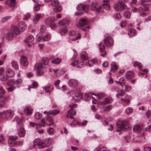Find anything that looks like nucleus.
Masks as SVG:
<instances>
[{
	"label": "nucleus",
	"mask_w": 151,
	"mask_h": 151,
	"mask_svg": "<svg viewBox=\"0 0 151 151\" xmlns=\"http://www.w3.org/2000/svg\"><path fill=\"white\" fill-rule=\"evenodd\" d=\"M67 95L69 97H72L71 100L74 99L75 101L76 102L78 101L81 99L83 98V95L82 93H79L78 94H76L74 93V92L73 91H71L67 93Z\"/></svg>",
	"instance_id": "f257e3e1"
},
{
	"label": "nucleus",
	"mask_w": 151,
	"mask_h": 151,
	"mask_svg": "<svg viewBox=\"0 0 151 151\" xmlns=\"http://www.w3.org/2000/svg\"><path fill=\"white\" fill-rule=\"evenodd\" d=\"M43 65L41 63H38L35 65L34 69L36 71L37 75L41 76L43 74Z\"/></svg>",
	"instance_id": "f03ea898"
},
{
	"label": "nucleus",
	"mask_w": 151,
	"mask_h": 151,
	"mask_svg": "<svg viewBox=\"0 0 151 151\" xmlns=\"http://www.w3.org/2000/svg\"><path fill=\"white\" fill-rule=\"evenodd\" d=\"M69 39L70 40L75 41L81 38L79 34L74 31H70L68 33Z\"/></svg>",
	"instance_id": "7ed1b4c3"
},
{
	"label": "nucleus",
	"mask_w": 151,
	"mask_h": 151,
	"mask_svg": "<svg viewBox=\"0 0 151 151\" xmlns=\"http://www.w3.org/2000/svg\"><path fill=\"white\" fill-rule=\"evenodd\" d=\"M70 108V109L68 111L67 114V116L68 118H70L73 119V116L75 115L76 114V112L75 111H71L74 108H76L77 107V105L75 104H72L69 106Z\"/></svg>",
	"instance_id": "20e7f679"
},
{
	"label": "nucleus",
	"mask_w": 151,
	"mask_h": 151,
	"mask_svg": "<svg viewBox=\"0 0 151 151\" xmlns=\"http://www.w3.org/2000/svg\"><path fill=\"white\" fill-rule=\"evenodd\" d=\"M114 8L116 10L119 11L120 9H128L127 6L122 1L119 2L114 6Z\"/></svg>",
	"instance_id": "39448f33"
},
{
	"label": "nucleus",
	"mask_w": 151,
	"mask_h": 151,
	"mask_svg": "<svg viewBox=\"0 0 151 151\" xmlns=\"http://www.w3.org/2000/svg\"><path fill=\"white\" fill-rule=\"evenodd\" d=\"M144 8L140 7L138 9L139 12L140 16L142 17H145L146 16V13L145 11H147L149 9V6L147 4H144L143 6Z\"/></svg>",
	"instance_id": "423d86ee"
},
{
	"label": "nucleus",
	"mask_w": 151,
	"mask_h": 151,
	"mask_svg": "<svg viewBox=\"0 0 151 151\" xmlns=\"http://www.w3.org/2000/svg\"><path fill=\"white\" fill-rule=\"evenodd\" d=\"M5 115V118L7 119L12 117L13 115V112L10 110H7L0 112V116Z\"/></svg>",
	"instance_id": "0eeeda50"
},
{
	"label": "nucleus",
	"mask_w": 151,
	"mask_h": 151,
	"mask_svg": "<svg viewBox=\"0 0 151 151\" xmlns=\"http://www.w3.org/2000/svg\"><path fill=\"white\" fill-rule=\"evenodd\" d=\"M126 124L127 122L125 121H120L118 122L117 123V126L118 129H116V131L118 132L121 131L124 129Z\"/></svg>",
	"instance_id": "6e6552de"
},
{
	"label": "nucleus",
	"mask_w": 151,
	"mask_h": 151,
	"mask_svg": "<svg viewBox=\"0 0 151 151\" xmlns=\"http://www.w3.org/2000/svg\"><path fill=\"white\" fill-rule=\"evenodd\" d=\"M14 35H19L21 32L18 26H12L11 27V31Z\"/></svg>",
	"instance_id": "1a4fd4ad"
},
{
	"label": "nucleus",
	"mask_w": 151,
	"mask_h": 151,
	"mask_svg": "<svg viewBox=\"0 0 151 151\" xmlns=\"http://www.w3.org/2000/svg\"><path fill=\"white\" fill-rule=\"evenodd\" d=\"M30 125L34 128L37 129V131L40 134H42L44 132V131L42 129H39L41 127V125L40 124H38L35 123L31 122Z\"/></svg>",
	"instance_id": "9d476101"
},
{
	"label": "nucleus",
	"mask_w": 151,
	"mask_h": 151,
	"mask_svg": "<svg viewBox=\"0 0 151 151\" xmlns=\"http://www.w3.org/2000/svg\"><path fill=\"white\" fill-rule=\"evenodd\" d=\"M78 10H83L85 12H87L89 8V6L88 5H84L82 4H78L76 7Z\"/></svg>",
	"instance_id": "9b49d317"
},
{
	"label": "nucleus",
	"mask_w": 151,
	"mask_h": 151,
	"mask_svg": "<svg viewBox=\"0 0 151 151\" xmlns=\"http://www.w3.org/2000/svg\"><path fill=\"white\" fill-rule=\"evenodd\" d=\"M104 43L107 47H110L113 44V40L111 37H107L104 39Z\"/></svg>",
	"instance_id": "f8f14e48"
},
{
	"label": "nucleus",
	"mask_w": 151,
	"mask_h": 151,
	"mask_svg": "<svg viewBox=\"0 0 151 151\" xmlns=\"http://www.w3.org/2000/svg\"><path fill=\"white\" fill-rule=\"evenodd\" d=\"M14 73L13 70L11 69L8 68L6 69L5 73V76H6V80H7L9 77H12L14 76Z\"/></svg>",
	"instance_id": "ddd939ff"
},
{
	"label": "nucleus",
	"mask_w": 151,
	"mask_h": 151,
	"mask_svg": "<svg viewBox=\"0 0 151 151\" xmlns=\"http://www.w3.org/2000/svg\"><path fill=\"white\" fill-rule=\"evenodd\" d=\"M6 72L4 70V69L2 67H0V79L1 81H5L6 80V76H5Z\"/></svg>",
	"instance_id": "4468645a"
},
{
	"label": "nucleus",
	"mask_w": 151,
	"mask_h": 151,
	"mask_svg": "<svg viewBox=\"0 0 151 151\" xmlns=\"http://www.w3.org/2000/svg\"><path fill=\"white\" fill-rule=\"evenodd\" d=\"M18 26L21 32L24 31L27 28L26 24L23 22H19Z\"/></svg>",
	"instance_id": "2eb2a0df"
},
{
	"label": "nucleus",
	"mask_w": 151,
	"mask_h": 151,
	"mask_svg": "<svg viewBox=\"0 0 151 151\" xmlns=\"http://www.w3.org/2000/svg\"><path fill=\"white\" fill-rule=\"evenodd\" d=\"M34 40V38L32 36H29L24 40V42L27 43V45L28 47H30L31 45L29 43H32Z\"/></svg>",
	"instance_id": "dca6fc26"
},
{
	"label": "nucleus",
	"mask_w": 151,
	"mask_h": 151,
	"mask_svg": "<svg viewBox=\"0 0 151 151\" xmlns=\"http://www.w3.org/2000/svg\"><path fill=\"white\" fill-rule=\"evenodd\" d=\"M97 6L98 5L96 3H93L91 5V9L93 10L96 11L97 12H99L101 9L102 6H100L98 8Z\"/></svg>",
	"instance_id": "f3484780"
},
{
	"label": "nucleus",
	"mask_w": 151,
	"mask_h": 151,
	"mask_svg": "<svg viewBox=\"0 0 151 151\" xmlns=\"http://www.w3.org/2000/svg\"><path fill=\"white\" fill-rule=\"evenodd\" d=\"M69 85L72 87H76L78 86V81L76 80L72 79L69 81Z\"/></svg>",
	"instance_id": "a211bd4d"
},
{
	"label": "nucleus",
	"mask_w": 151,
	"mask_h": 151,
	"mask_svg": "<svg viewBox=\"0 0 151 151\" xmlns=\"http://www.w3.org/2000/svg\"><path fill=\"white\" fill-rule=\"evenodd\" d=\"M20 63L22 65L24 66H27L28 62L27 58L24 56H22L21 59Z\"/></svg>",
	"instance_id": "6ab92c4d"
},
{
	"label": "nucleus",
	"mask_w": 151,
	"mask_h": 151,
	"mask_svg": "<svg viewBox=\"0 0 151 151\" xmlns=\"http://www.w3.org/2000/svg\"><path fill=\"white\" fill-rule=\"evenodd\" d=\"M42 14L37 13L33 19V22L34 24H37L42 17Z\"/></svg>",
	"instance_id": "aec40b11"
},
{
	"label": "nucleus",
	"mask_w": 151,
	"mask_h": 151,
	"mask_svg": "<svg viewBox=\"0 0 151 151\" xmlns=\"http://www.w3.org/2000/svg\"><path fill=\"white\" fill-rule=\"evenodd\" d=\"M47 124L48 126H51L53 125L54 122L53 118L50 116H48L46 119Z\"/></svg>",
	"instance_id": "412c9836"
},
{
	"label": "nucleus",
	"mask_w": 151,
	"mask_h": 151,
	"mask_svg": "<svg viewBox=\"0 0 151 151\" xmlns=\"http://www.w3.org/2000/svg\"><path fill=\"white\" fill-rule=\"evenodd\" d=\"M87 21L84 19L80 20L79 22L76 24L78 27H83L87 24Z\"/></svg>",
	"instance_id": "4be33fe9"
},
{
	"label": "nucleus",
	"mask_w": 151,
	"mask_h": 151,
	"mask_svg": "<svg viewBox=\"0 0 151 151\" xmlns=\"http://www.w3.org/2000/svg\"><path fill=\"white\" fill-rule=\"evenodd\" d=\"M16 0H8L5 2L6 4L9 5V6L12 8L14 7L15 4Z\"/></svg>",
	"instance_id": "5701e85b"
},
{
	"label": "nucleus",
	"mask_w": 151,
	"mask_h": 151,
	"mask_svg": "<svg viewBox=\"0 0 151 151\" xmlns=\"http://www.w3.org/2000/svg\"><path fill=\"white\" fill-rule=\"evenodd\" d=\"M88 58L87 57V55L86 52H83L81 55L80 60L83 62L84 61L87 60Z\"/></svg>",
	"instance_id": "b1692460"
},
{
	"label": "nucleus",
	"mask_w": 151,
	"mask_h": 151,
	"mask_svg": "<svg viewBox=\"0 0 151 151\" xmlns=\"http://www.w3.org/2000/svg\"><path fill=\"white\" fill-rule=\"evenodd\" d=\"M34 147H35V146L36 145L38 146L42 145L44 144V142L42 141L39 139H36L34 141Z\"/></svg>",
	"instance_id": "393cba45"
},
{
	"label": "nucleus",
	"mask_w": 151,
	"mask_h": 151,
	"mask_svg": "<svg viewBox=\"0 0 151 151\" xmlns=\"http://www.w3.org/2000/svg\"><path fill=\"white\" fill-rule=\"evenodd\" d=\"M68 23V21L65 19H61L58 22V24L60 26H64L67 25Z\"/></svg>",
	"instance_id": "a878e982"
},
{
	"label": "nucleus",
	"mask_w": 151,
	"mask_h": 151,
	"mask_svg": "<svg viewBox=\"0 0 151 151\" xmlns=\"http://www.w3.org/2000/svg\"><path fill=\"white\" fill-rule=\"evenodd\" d=\"M18 135L20 137H23L25 135V132L24 128L22 127L19 130Z\"/></svg>",
	"instance_id": "bb28decb"
},
{
	"label": "nucleus",
	"mask_w": 151,
	"mask_h": 151,
	"mask_svg": "<svg viewBox=\"0 0 151 151\" xmlns=\"http://www.w3.org/2000/svg\"><path fill=\"white\" fill-rule=\"evenodd\" d=\"M55 20L54 17H49L45 20V22L46 24H51L52 22L55 21Z\"/></svg>",
	"instance_id": "cd10ccee"
},
{
	"label": "nucleus",
	"mask_w": 151,
	"mask_h": 151,
	"mask_svg": "<svg viewBox=\"0 0 151 151\" xmlns=\"http://www.w3.org/2000/svg\"><path fill=\"white\" fill-rule=\"evenodd\" d=\"M142 129V125L139 124L136 125L134 127L133 130L134 132H140Z\"/></svg>",
	"instance_id": "c85d7f7f"
},
{
	"label": "nucleus",
	"mask_w": 151,
	"mask_h": 151,
	"mask_svg": "<svg viewBox=\"0 0 151 151\" xmlns=\"http://www.w3.org/2000/svg\"><path fill=\"white\" fill-rule=\"evenodd\" d=\"M125 76L127 79H130L134 76V74L132 71H128L126 73Z\"/></svg>",
	"instance_id": "c756f323"
},
{
	"label": "nucleus",
	"mask_w": 151,
	"mask_h": 151,
	"mask_svg": "<svg viewBox=\"0 0 151 151\" xmlns=\"http://www.w3.org/2000/svg\"><path fill=\"white\" fill-rule=\"evenodd\" d=\"M97 63V60L96 59H93L91 60H89L88 61L87 65L89 67H91L93 66L94 64L96 63Z\"/></svg>",
	"instance_id": "7c9ffc66"
},
{
	"label": "nucleus",
	"mask_w": 151,
	"mask_h": 151,
	"mask_svg": "<svg viewBox=\"0 0 151 151\" xmlns=\"http://www.w3.org/2000/svg\"><path fill=\"white\" fill-rule=\"evenodd\" d=\"M43 35L42 33H38L36 36V40L37 42H40L42 39Z\"/></svg>",
	"instance_id": "2f4dec72"
},
{
	"label": "nucleus",
	"mask_w": 151,
	"mask_h": 151,
	"mask_svg": "<svg viewBox=\"0 0 151 151\" xmlns=\"http://www.w3.org/2000/svg\"><path fill=\"white\" fill-rule=\"evenodd\" d=\"M111 71H113L115 72L118 68V66L114 62H113L111 64Z\"/></svg>",
	"instance_id": "473e14b6"
},
{
	"label": "nucleus",
	"mask_w": 151,
	"mask_h": 151,
	"mask_svg": "<svg viewBox=\"0 0 151 151\" xmlns=\"http://www.w3.org/2000/svg\"><path fill=\"white\" fill-rule=\"evenodd\" d=\"M14 36V34L11 32H10L6 34V38L8 40H11Z\"/></svg>",
	"instance_id": "72a5a7b5"
},
{
	"label": "nucleus",
	"mask_w": 151,
	"mask_h": 151,
	"mask_svg": "<svg viewBox=\"0 0 151 151\" xmlns=\"http://www.w3.org/2000/svg\"><path fill=\"white\" fill-rule=\"evenodd\" d=\"M59 2L58 0H52L51 2V5L53 7H55L58 6Z\"/></svg>",
	"instance_id": "f704fd0d"
},
{
	"label": "nucleus",
	"mask_w": 151,
	"mask_h": 151,
	"mask_svg": "<svg viewBox=\"0 0 151 151\" xmlns=\"http://www.w3.org/2000/svg\"><path fill=\"white\" fill-rule=\"evenodd\" d=\"M143 134L142 137H137L134 139V142H139L141 141L143 139H145V137L143 136Z\"/></svg>",
	"instance_id": "c9c22d12"
},
{
	"label": "nucleus",
	"mask_w": 151,
	"mask_h": 151,
	"mask_svg": "<svg viewBox=\"0 0 151 151\" xmlns=\"http://www.w3.org/2000/svg\"><path fill=\"white\" fill-rule=\"evenodd\" d=\"M136 31L134 29H130L128 32V35L130 37H132L135 35Z\"/></svg>",
	"instance_id": "e433bc0d"
},
{
	"label": "nucleus",
	"mask_w": 151,
	"mask_h": 151,
	"mask_svg": "<svg viewBox=\"0 0 151 151\" xmlns=\"http://www.w3.org/2000/svg\"><path fill=\"white\" fill-rule=\"evenodd\" d=\"M24 113L28 115H30L32 114L31 111L28 107H26L24 111Z\"/></svg>",
	"instance_id": "4c0bfd02"
},
{
	"label": "nucleus",
	"mask_w": 151,
	"mask_h": 151,
	"mask_svg": "<svg viewBox=\"0 0 151 151\" xmlns=\"http://www.w3.org/2000/svg\"><path fill=\"white\" fill-rule=\"evenodd\" d=\"M61 61V60L58 58H55L51 60V63L55 64L59 63Z\"/></svg>",
	"instance_id": "58836bf2"
},
{
	"label": "nucleus",
	"mask_w": 151,
	"mask_h": 151,
	"mask_svg": "<svg viewBox=\"0 0 151 151\" xmlns=\"http://www.w3.org/2000/svg\"><path fill=\"white\" fill-rule=\"evenodd\" d=\"M50 39L51 37L50 35L47 34L43 37L42 40L44 41H48L50 40Z\"/></svg>",
	"instance_id": "ea45409f"
},
{
	"label": "nucleus",
	"mask_w": 151,
	"mask_h": 151,
	"mask_svg": "<svg viewBox=\"0 0 151 151\" xmlns=\"http://www.w3.org/2000/svg\"><path fill=\"white\" fill-rule=\"evenodd\" d=\"M68 32V29L66 28L62 29L60 31V33L62 35H64L67 34Z\"/></svg>",
	"instance_id": "a19ab883"
},
{
	"label": "nucleus",
	"mask_w": 151,
	"mask_h": 151,
	"mask_svg": "<svg viewBox=\"0 0 151 151\" xmlns=\"http://www.w3.org/2000/svg\"><path fill=\"white\" fill-rule=\"evenodd\" d=\"M134 67L138 66L140 70L141 68H142V65L141 63L137 61H136L134 63Z\"/></svg>",
	"instance_id": "79ce46f5"
},
{
	"label": "nucleus",
	"mask_w": 151,
	"mask_h": 151,
	"mask_svg": "<svg viewBox=\"0 0 151 151\" xmlns=\"http://www.w3.org/2000/svg\"><path fill=\"white\" fill-rule=\"evenodd\" d=\"M12 67L15 69H17L18 68V65L17 63L15 61H12L11 63Z\"/></svg>",
	"instance_id": "37998d69"
},
{
	"label": "nucleus",
	"mask_w": 151,
	"mask_h": 151,
	"mask_svg": "<svg viewBox=\"0 0 151 151\" xmlns=\"http://www.w3.org/2000/svg\"><path fill=\"white\" fill-rule=\"evenodd\" d=\"M100 6H102L101 9L104 8L106 10H109L110 8V6L107 3L103 4L102 5Z\"/></svg>",
	"instance_id": "c03bdc74"
},
{
	"label": "nucleus",
	"mask_w": 151,
	"mask_h": 151,
	"mask_svg": "<svg viewBox=\"0 0 151 151\" xmlns=\"http://www.w3.org/2000/svg\"><path fill=\"white\" fill-rule=\"evenodd\" d=\"M38 84L36 82H33L30 86H29L28 89L30 91V88H37L38 87Z\"/></svg>",
	"instance_id": "a18cd8bd"
},
{
	"label": "nucleus",
	"mask_w": 151,
	"mask_h": 151,
	"mask_svg": "<svg viewBox=\"0 0 151 151\" xmlns=\"http://www.w3.org/2000/svg\"><path fill=\"white\" fill-rule=\"evenodd\" d=\"M23 82V80L21 78H18L15 81V84L19 86Z\"/></svg>",
	"instance_id": "49530a36"
},
{
	"label": "nucleus",
	"mask_w": 151,
	"mask_h": 151,
	"mask_svg": "<svg viewBox=\"0 0 151 151\" xmlns=\"http://www.w3.org/2000/svg\"><path fill=\"white\" fill-rule=\"evenodd\" d=\"M7 84L11 86H14L15 84V81L13 79L9 80L7 81Z\"/></svg>",
	"instance_id": "de8ad7c7"
},
{
	"label": "nucleus",
	"mask_w": 151,
	"mask_h": 151,
	"mask_svg": "<svg viewBox=\"0 0 151 151\" xmlns=\"http://www.w3.org/2000/svg\"><path fill=\"white\" fill-rule=\"evenodd\" d=\"M31 15L29 13H27L24 15V17L23 18V19L24 20H27L30 18Z\"/></svg>",
	"instance_id": "09e8293b"
},
{
	"label": "nucleus",
	"mask_w": 151,
	"mask_h": 151,
	"mask_svg": "<svg viewBox=\"0 0 151 151\" xmlns=\"http://www.w3.org/2000/svg\"><path fill=\"white\" fill-rule=\"evenodd\" d=\"M124 15L125 17L127 18H129L131 15V13L128 11H126L124 12Z\"/></svg>",
	"instance_id": "8fccbe9b"
},
{
	"label": "nucleus",
	"mask_w": 151,
	"mask_h": 151,
	"mask_svg": "<svg viewBox=\"0 0 151 151\" xmlns=\"http://www.w3.org/2000/svg\"><path fill=\"white\" fill-rule=\"evenodd\" d=\"M60 111L57 109H54L51 110L50 114L55 115L59 113Z\"/></svg>",
	"instance_id": "3c124183"
},
{
	"label": "nucleus",
	"mask_w": 151,
	"mask_h": 151,
	"mask_svg": "<svg viewBox=\"0 0 151 151\" xmlns=\"http://www.w3.org/2000/svg\"><path fill=\"white\" fill-rule=\"evenodd\" d=\"M132 109L130 107L127 108L125 110V112L127 114H131L132 112Z\"/></svg>",
	"instance_id": "603ef678"
},
{
	"label": "nucleus",
	"mask_w": 151,
	"mask_h": 151,
	"mask_svg": "<svg viewBox=\"0 0 151 151\" xmlns=\"http://www.w3.org/2000/svg\"><path fill=\"white\" fill-rule=\"evenodd\" d=\"M61 8L60 6H58L55 7L53 9L54 11L56 13L60 12L61 11Z\"/></svg>",
	"instance_id": "864d4df0"
},
{
	"label": "nucleus",
	"mask_w": 151,
	"mask_h": 151,
	"mask_svg": "<svg viewBox=\"0 0 151 151\" xmlns=\"http://www.w3.org/2000/svg\"><path fill=\"white\" fill-rule=\"evenodd\" d=\"M16 88V87L14 86H11L6 88V89L9 92H12L14 91Z\"/></svg>",
	"instance_id": "5fc2aeb1"
},
{
	"label": "nucleus",
	"mask_w": 151,
	"mask_h": 151,
	"mask_svg": "<svg viewBox=\"0 0 151 151\" xmlns=\"http://www.w3.org/2000/svg\"><path fill=\"white\" fill-rule=\"evenodd\" d=\"M40 5L38 4H35L34 6V10L35 11H38L40 9Z\"/></svg>",
	"instance_id": "6e6d98bb"
},
{
	"label": "nucleus",
	"mask_w": 151,
	"mask_h": 151,
	"mask_svg": "<svg viewBox=\"0 0 151 151\" xmlns=\"http://www.w3.org/2000/svg\"><path fill=\"white\" fill-rule=\"evenodd\" d=\"M8 143L9 145L11 147H14L16 145V142L15 141L8 140Z\"/></svg>",
	"instance_id": "4d7b16f0"
},
{
	"label": "nucleus",
	"mask_w": 151,
	"mask_h": 151,
	"mask_svg": "<svg viewBox=\"0 0 151 151\" xmlns=\"http://www.w3.org/2000/svg\"><path fill=\"white\" fill-rule=\"evenodd\" d=\"M11 18L10 16H8L4 17L2 18L1 19V21L2 22H4L6 21H7L8 20L10 19Z\"/></svg>",
	"instance_id": "13d9d810"
},
{
	"label": "nucleus",
	"mask_w": 151,
	"mask_h": 151,
	"mask_svg": "<svg viewBox=\"0 0 151 151\" xmlns=\"http://www.w3.org/2000/svg\"><path fill=\"white\" fill-rule=\"evenodd\" d=\"M121 100L122 102L127 104H129L130 103V101L125 98L121 99Z\"/></svg>",
	"instance_id": "bf43d9fd"
},
{
	"label": "nucleus",
	"mask_w": 151,
	"mask_h": 151,
	"mask_svg": "<svg viewBox=\"0 0 151 151\" xmlns=\"http://www.w3.org/2000/svg\"><path fill=\"white\" fill-rule=\"evenodd\" d=\"M43 61L44 65H48L49 63V60L47 58H45L43 59Z\"/></svg>",
	"instance_id": "052dcab7"
},
{
	"label": "nucleus",
	"mask_w": 151,
	"mask_h": 151,
	"mask_svg": "<svg viewBox=\"0 0 151 151\" xmlns=\"http://www.w3.org/2000/svg\"><path fill=\"white\" fill-rule=\"evenodd\" d=\"M35 118L37 119H40L42 117V114L39 112H37L35 114Z\"/></svg>",
	"instance_id": "680f3d73"
},
{
	"label": "nucleus",
	"mask_w": 151,
	"mask_h": 151,
	"mask_svg": "<svg viewBox=\"0 0 151 151\" xmlns=\"http://www.w3.org/2000/svg\"><path fill=\"white\" fill-rule=\"evenodd\" d=\"M17 137L15 136H10L9 138V140L13 141H15V140L17 139Z\"/></svg>",
	"instance_id": "e2e57ef3"
},
{
	"label": "nucleus",
	"mask_w": 151,
	"mask_h": 151,
	"mask_svg": "<svg viewBox=\"0 0 151 151\" xmlns=\"http://www.w3.org/2000/svg\"><path fill=\"white\" fill-rule=\"evenodd\" d=\"M92 94L97 96L98 98L99 99L101 98L104 96V94L102 93H99L98 94H97L96 95L93 93H92Z\"/></svg>",
	"instance_id": "0e129e2a"
},
{
	"label": "nucleus",
	"mask_w": 151,
	"mask_h": 151,
	"mask_svg": "<svg viewBox=\"0 0 151 151\" xmlns=\"http://www.w3.org/2000/svg\"><path fill=\"white\" fill-rule=\"evenodd\" d=\"M112 108V106L111 105H109L108 106L106 107L104 110L105 111H107L111 110Z\"/></svg>",
	"instance_id": "69168bd1"
},
{
	"label": "nucleus",
	"mask_w": 151,
	"mask_h": 151,
	"mask_svg": "<svg viewBox=\"0 0 151 151\" xmlns=\"http://www.w3.org/2000/svg\"><path fill=\"white\" fill-rule=\"evenodd\" d=\"M47 132L49 134H52L54 132V129L52 127H50L48 129Z\"/></svg>",
	"instance_id": "338daca9"
},
{
	"label": "nucleus",
	"mask_w": 151,
	"mask_h": 151,
	"mask_svg": "<svg viewBox=\"0 0 151 151\" xmlns=\"http://www.w3.org/2000/svg\"><path fill=\"white\" fill-rule=\"evenodd\" d=\"M104 103L105 104H108L110 103V100L108 98H106L104 99Z\"/></svg>",
	"instance_id": "774afa93"
}]
</instances>
